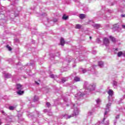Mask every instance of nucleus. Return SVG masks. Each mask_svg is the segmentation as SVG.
Returning a JSON list of instances; mask_svg holds the SVG:
<instances>
[{"instance_id": "f257e3e1", "label": "nucleus", "mask_w": 125, "mask_h": 125, "mask_svg": "<svg viewBox=\"0 0 125 125\" xmlns=\"http://www.w3.org/2000/svg\"><path fill=\"white\" fill-rule=\"evenodd\" d=\"M111 105H112V104L111 103H108L106 106V108H105V111L104 112V118L103 119V121L102 122V124H104V121H105V119H106V115L108 114V113H109V112H110V108L111 107Z\"/></svg>"}, {"instance_id": "f03ea898", "label": "nucleus", "mask_w": 125, "mask_h": 125, "mask_svg": "<svg viewBox=\"0 0 125 125\" xmlns=\"http://www.w3.org/2000/svg\"><path fill=\"white\" fill-rule=\"evenodd\" d=\"M77 115H79V109H78V107H75L73 114L71 115H68L65 114L63 116V117H65L66 119H70L73 116H77Z\"/></svg>"}, {"instance_id": "7ed1b4c3", "label": "nucleus", "mask_w": 125, "mask_h": 125, "mask_svg": "<svg viewBox=\"0 0 125 125\" xmlns=\"http://www.w3.org/2000/svg\"><path fill=\"white\" fill-rule=\"evenodd\" d=\"M107 93L109 95L108 101L109 102H112V101H113V98L112 97L114 95V91H113L112 89H109L107 92Z\"/></svg>"}, {"instance_id": "20e7f679", "label": "nucleus", "mask_w": 125, "mask_h": 125, "mask_svg": "<svg viewBox=\"0 0 125 125\" xmlns=\"http://www.w3.org/2000/svg\"><path fill=\"white\" fill-rule=\"evenodd\" d=\"M104 44L105 46H109V44H110V41L108 38H104Z\"/></svg>"}, {"instance_id": "39448f33", "label": "nucleus", "mask_w": 125, "mask_h": 125, "mask_svg": "<svg viewBox=\"0 0 125 125\" xmlns=\"http://www.w3.org/2000/svg\"><path fill=\"white\" fill-rule=\"evenodd\" d=\"M96 87V85H95V84L89 85V88L88 89H89V90H90V91H92L93 90H95Z\"/></svg>"}, {"instance_id": "423d86ee", "label": "nucleus", "mask_w": 125, "mask_h": 125, "mask_svg": "<svg viewBox=\"0 0 125 125\" xmlns=\"http://www.w3.org/2000/svg\"><path fill=\"white\" fill-rule=\"evenodd\" d=\"M17 90H22L23 87L21 84H17L16 86Z\"/></svg>"}, {"instance_id": "0eeeda50", "label": "nucleus", "mask_w": 125, "mask_h": 125, "mask_svg": "<svg viewBox=\"0 0 125 125\" xmlns=\"http://www.w3.org/2000/svg\"><path fill=\"white\" fill-rule=\"evenodd\" d=\"M89 84H88V82H85L83 84L84 88H86V89H88L89 88Z\"/></svg>"}, {"instance_id": "6e6552de", "label": "nucleus", "mask_w": 125, "mask_h": 125, "mask_svg": "<svg viewBox=\"0 0 125 125\" xmlns=\"http://www.w3.org/2000/svg\"><path fill=\"white\" fill-rule=\"evenodd\" d=\"M109 39H110L111 42H114V43H115L117 42V41L116 40V38L112 36H109Z\"/></svg>"}, {"instance_id": "1a4fd4ad", "label": "nucleus", "mask_w": 125, "mask_h": 125, "mask_svg": "<svg viewBox=\"0 0 125 125\" xmlns=\"http://www.w3.org/2000/svg\"><path fill=\"white\" fill-rule=\"evenodd\" d=\"M119 28L120 25L118 24H115L113 25V29H114V30H118Z\"/></svg>"}, {"instance_id": "9d476101", "label": "nucleus", "mask_w": 125, "mask_h": 125, "mask_svg": "<svg viewBox=\"0 0 125 125\" xmlns=\"http://www.w3.org/2000/svg\"><path fill=\"white\" fill-rule=\"evenodd\" d=\"M4 77L5 78H6L7 79H9L12 77V75L11 74H9V73H6L4 74Z\"/></svg>"}, {"instance_id": "9b49d317", "label": "nucleus", "mask_w": 125, "mask_h": 125, "mask_svg": "<svg viewBox=\"0 0 125 125\" xmlns=\"http://www.w3.org/2000/svg\"><path fill=\"white\" fill-rule=\"evenodd\" d=\"M61 44L63 46L65 44V40H64V38H62L60 41Z\"/></svg>"}, {"instance_id": "f8f14e48", "label": "nucleus", "mask_w": 125, "mask_h": 125, "mask_svg": "<svg viewBox=\"0 0 125 125\" xmlns=\"http://www.w3.org/2000/svg\"><path fill=\"white\" fill-rule=\"evenodd\" d=\"M17 93L18 94H19V95H22V94H24V91L21 90H18Z\"/></svg>"}, {"instance_id": "ddd939ff", "label": "nucleus", "mask_w": 125, "mask_h": 125, "mask_svg": "<svg viewBox=\"0 0 125 125\" xmlns=\"http://www.w3.org/2000/svg\"><path fill=\"white\" fill-rule=\"evenodd\" d=\"M87 93H79L77 94V96H79V97H83V95H86Z\"/></svg>"}, {"instance_id": "4468645a", "label": "nucleus", "mask_w": 125, "mask_h": 125, "mask_svg": "<svg viewBox=\"0 0 125 125\" xmlns=\"http://www.w3.org/2000/svg\"><path fill=\"white\" fill-rule=\"evenodd\" d=\"M100 26L101 25L99 24H95L93 25V27L95 29H99V28H100Z\"/></svg>"}, {"instance_id": "2eb2a0df", "label": "nucleus", "mask_w": 125, "mask_h": 125, "mask_svg": "<svg viewBox=\"0 0 125 125\" xmlns=\"http://www.w3.org/2000/svg\"><path fill=\"white\" fill-rule=\"evenodd\" d=\"M98 65L101 68H102V67L104 66V62H98Z\"/></svg>"}, {"instance_id": "dca6fc26", "label": "nucleus", "mask_w": 125, "mask_h": 125, "mask_svg": "<svg viewBox=\"0 0 125 125\" xmlns=\"http://www.w3.org/2000/svg\"><path fill=\"white\" fill-rule=\"evenodd\" d=\"M79 18L80 19H85V15L83 14H81L79 15Z\"/></svg>"}, {"instance_id": "f3484780", "label": "nucleus", "mask_w": 125, "mask_h": 125, "mask_svg": "<svg viewBox=\"0 0 125 125\" xmlns=\"http://www.w3.org/2000/svg\"><path fill=\"white\" fill-rule=\"evenodd\" d=\"M74 81H75V82H80L81 81V78L78 76H76L74 77Z\"/></svg>"}, {"instance_id": "a211bd4d", "label": "nucleus", "mask_w": 125, "mask_h": 125, "mask_svg": "<svg viewBox=\"0 0 125 125\" xmlns=\"http://www.w3.org/2000/svg\"><path fill=\"white\" fill-rule=\"evenodd\" d=\"M67 81H68L67 77L62 78V83H65V82H67Z\"/></svg>"}, {"instance_id": "6ab92c4d", "label": "nucleus", "mask_w": 125, "mask_h": 125, "mask_svg": "<svg viewBox=\"0 0 125 125\" xmlns=\"http://www.w3.org/2000/svg\"><path fill=\"white\" fill-rule=\"evenodd\" d=\"M117 84H118V83L117 82L114 81L113 83V86L114 88H116V86H117Z\"/></svg>"}, {"instance_id": "aec40b11", "label": "nucleus", "mask_w": 125, "mask_h": 125, "mask_svg": "<svg viewBox=\"0 0 125 125\" xmlns=\"http://www.w3.org/2000/svg\"><path fill=\"white\" fill-rule=\"evenodd\" d=\"M122 56H123V52L120 51L117 53V56L118 57H121Z\"/></svg>"}, {"instance_id": "412c9836", "label": "nucleus", "mask_w": 125, "mask_h": 125, "mask_svg": "<svg viewBox=\"0 0 125 125\" xmlns=\"http://www.w3.org/2000/svg\"><path fill=\"white\" fill-rule=\"evenodd\" d=\"M75 28L76 29H81L82 28V25L79 24H76Z\"/></svg>"}, {"instance_id": "4be33fe9", "label": "nucleus", "mask_w": 125, "mask_h": 125, "mask_svg": "<svg viewBox=\"0 0 125 125\" xmlns=\"http://www.w3.org/2000/svg\"><path fill=\"white\" fill-rule=\"evenodd\" d=\"M68 16H66V15H63V16H62V19L63 20H67V19H68Z\"/></svg>"}, {"instance_id": "5701e85b", "label": "nucleus", "mask_w": 125, "mask_h": 125, "mask_svg": "<svg viewBox=\"0 0 125 125\" xmlns=\"http://www.w3.org/2000/svg\"><path fill=\"white\" fill-rule=\"evenodd\" d=\"M16 108V107L13 106H9V110H14V109H15Z\"/></svg>"}, {"instance_id": "b1692460", "label": "nucleus", "mask_w": 125, "mask_h": 125, "mask_svg": "<svg viewBox=\"0 0 125 125\" xmlns=\"http://www.w3.org/2000/svg\"><path fill=\"white\" fill-rule=\"evenodd\" d=\"M6 47H7V49H8V50H9V51H11V50H12V49L11 48V47H10L8 45H6Z\"/></svg>"}, {"instance_id": "393cba45", "label": "nucleus", "mask_w": 125, "mask_h": 125, "mask_svg": "<svg viewBox=\"0 0 125 125\" xmlns=\"http://www.w3.org/2000/svg\"><path fill=\"white\" fill-rule=\"evenodd\" d=\"M82 72H83V74H84V73H86V69H83V68H81V69Z\"/></svg>"}, {"instance_id": "a878e982", "label": "nucleus", "mask_w": 125, "mask_h": 125, "mask_svg": "<svg viewBox=\"0 0 125 125\" xmlns=\"http://www.w3.org/2000/svg\"><path fill=\"white\" fill-rule=\"evenodd\" d=\"M96 101L97 104H100V102H101V100H100V99H98L97 100H96Z\"/></svg>"}, {"instance_id": "bb28decb", "label": "nucleus", "mask_w": 125, "mask_h": 125, "mask_svg": "<svg viewBox=\"0 0 125 125\" xmlns=\"http://www.w3.org/2000/svg\"><path fill=\"white\" fill-rule=\"evenodd\" d=\"M56 56H57L58 57H60V54L59 53H57L56 54Z\"/></svg>"}, {"instance_id": "cd10ccee", "label": "nucleus", "mask_w": 125, "mask_h": 125, "mask_svg": "<svg viewBox=\"0 0 125 125\" xmlns=\"http://www.w3.org/2000/svg\"><path fill=\"white\" fill-rule=\"evenodd\" d=\"M97 42L100 43V39H99V38L97 39Z\"/></svg>"}, {"instance_id": "c85d7f7f", "label": "nucleus", "mask_w": 125, "mask_h": 125, "mask_svg": "<svg viewBox=\"0 0 125 125\" xmlns=\"http://www.w3.org/2000/svg\"><path fill=\"white\" fill-rule=\"evenodd\" d=\"M46 105H47V107H50V103H47Z\"/></svg>"}, {"instance_id": "c756f323", "label": "nucleus", "mask_w": 125, "mask_h": 125, "mask_svg": "<svg viewBox=\"0 0 125 125\" xmlns=\"http://www.w3.org/2000/svg\"><path fill=\"white\" fill-rule=\"evenodd\" d=\"M50 78H51L52 79H54V75L51 74V75H50Z\"/></svg>"}, {"instance_id": "7c9ffc66", "label": "nucleus", "mask_w": 125, "mask_h": 125, "mask_svg": "<svg viewBox=\"0 0 125 125\" xmlns=\"http://www.w3.org/2000/svg\"><path fill=\"white\" fill-rule=\"evenodd\" d=\"M122 52H123L122 56L125 57V51H124Z\"/></svg>"}, {"instance_id": "2f4dec72", "label": "nucleus", "mask_w": 125, "mask_h": 125, "mask_svg": "<svg viewBox=\"0 0 125 125\" xmlns=\"http://www.w3.org/2000/svg\"><path fill=\"white\" fill-rule=\"evenodd\" d=\"M106 125H109V120H107L106 123H105Z\"/></svg>"}, {"instance_id": "473e14b6", "label": "nucleus", "mask_w": 125, "mask_h": 125, "mask_svg": "<svg viewBox=\"0 0 125 125\" xmlns=\"http://www.w3.org/2000/svg\"><path fill=\"white\" fill-rule=\"evenodd\" d=\"M121 17L122 18H125V14H124V15H121Z\"/></svg>"}, {"instance_id": "72a5a7b5", "label": "nucleus", "mask_w": 125, "mask_h": 125, "mask_svg": "<svg viewBox=\"0 0 125 125\" xmlns=\"http://www.w3.org/2000/svg\"><path fill=\"white\" fill-rule=\"evenodd\" d=\"M35 83H36V84H37L38 85H40V83L37 82V81H35Z\"/></svg>"}, {"instance_id": "f704fd0d", "label": "nucleus", "mask_w": 125, "mask_h": 125, "mask_svg": "<svg viewBox=\"0 0 125 125\" xmlns=\"http://www.w3.org/2000/svg\"><path fill=\"white\" fill-rule=\"evenodd\" d=\"M122 28L125 29V25H122Z\"/></svg>"}, {"instance_id": "c9c22d12", "label": "nucleus", "mask_w": 125, "mask_h": 125, "mask_svg": "<svg viewBox=\"0 0 125 125\" xmlns=\"http://www.w3.org/2000/svg\"><path fill=\"white\" fill-rule=\"evenodd\" d=\"M34 101H38V99H36V96L34 97Z\"/></svg>"}, {"instance_id": "e433bc0d", "label": "nucleus", "mask_w": 125, "mask_h": 125, "mask_svg": "<svg viewBox=\"0 0 125 125\" xmlns=\"http://www.w3.org/2000/svg\"><path fill=\"white\" fill-rule=\"evenodd\" d=\"M120 118V116L119 115H117L116 117V119H119Z\"/></svg>"}, {"instance_id": "4c0bfd02", "label": "nucleus", "mask_w": 125, "mask_h": 125, "mask_svg": "<svg viewBox=\"0 0 125 125\" xmlns=\"http://www.w3.org/2000/svg\"><path fill=\"white\" fill-rule=\"evenodd\" d=\"M54 22H57V19H54Z\"/></svg>"}, {"instance_id": "58836bf2", "label": "nucleus", "mask_w": 125, "mask_h": 125, "mask_svg": "<svg viewBox=\"0 0 125 125\" xmlns=\"http://www.w3.org/2000/svg\"><path fill=\"white\" fill-rule=\"evenodd\" d=\"M44 113H46V112H47V110L44 109Z\"/></svg>"}, {"instance_id": "ea45409f", "label": "nucleus", "mask_w": 125, "mask_h": 125, "mask_svg": "<svg viewBox=\"0 0 125 125\" xmlns=\"http://www.w3.org/2000/svg\"><path fill=\"white\" fill-rule=\"evenodd\" d=\"M88 114H89V115H91V112H89V113H88Z\"/></svg>"}, {"instance_id": "a19ab883", "label": "nucleus", "mask_w": 125, "mask_h": 125, "mask_svg": "<svg viewBox=\"0 0 125 125\" xmlns=\"http://www.w3.org/2000/svg\"><path fill=\"white\" fill-rule=\"evenodd\" d=\"M45 15V13H43L42 14V16Z\"/></svg>"}, {"instance_id": "79ce46f5", "label": "nucleus", "mask_w": 125, "mask_h": 125, "mask_svg": "<svg viewBox=\"0 0 125 125\" xmlns=\"http://www.w3.org/2000/svg\"><path fill=\"white\" fill-rule=\"evenodd\" d=\"M89 38L90 39V40H91V39H92V37H91V36H90V37H89Z\"/></svg>"}, {"instance_id": "37998d69", "label": "nucleus", "mask_w": 125, "mask_h": 125, "mask_svg": "<svg viewBox=\"0 0 125 125\" xmlns=\"http://www.w3.org/2000/svg\"><path fill=\"white\" fill-rule=\"evenodd\" d=\"M73 107H75V104H73Z\"/></svg>"}, {"instance_id": "c03bdc74", "label": "nucleus", "mask_w": 125, "mask_h": 125, "mask_svg": "<svg viewBox=\"0 0 125 125\" xmlns=\"http://www.w3.org/2000/svg\"><path fill=\"white\" fill-rule=\"evenodd\" d=\"M2 113H4V111H2Z\"/></svg>"}, {"instance_id": "a18cd8bd", "label": "nucleus", "mask_w": 125, "mask_h": 125, "mask_svg": "<svg viewBox=\"0 0 125 125\" xmlns=\"http://www.w3.org/2000/svg\"><path fill=\"white\" fill-rule=\"evenodd\" d=\"M115 50H118V48L115 49Z\"/></svg>"}, {"instance_id": "49530a36", "label": "nucleus", "mask_w": 125, "mask_h": 125, "mask_svg": "<svg viewBox=\"0 0 125 125\" xmlns=\"http://www.w3.org/2000/svg\"><path fill=\"white\" fill-rule=\"evenodd\" d=\"M95 125H99V124H96Z\"/></svg>"}, {"instance_id": "de8ad7c7", "label": "nucleus", "mask_w": 125, "mask_h": 125, "mask_svg": "<svg viewBox=\"0 0 125 125\" xmlns=\"http://www.w3.org/2000/svg\"><path fill=\"white\" fill-rule=\"evenodd\" d=\"M10 0V1H11V0Z\"/></svg>"}, {"instance_id": "09e8293b", "label": "nucleus", "mask_w": 125, "mask_h": 125, "mask_svg": "<svg viewBox=\"0 0 125 125\" xmlns=\"http://www.w3.org/2000/svg\"><path fill=\"white\" fill-rule=\"evenodd\" d=\"M67 106H69V105L67 104Z\"/></svg>"}, {"instance_id": "8fccbe9b", "label": "nucleus", "mask_w": 125, "mask_h": 125, "mask_svg": "<svg viewBox=\"0 0 125 125\" xmlns=\"http://www.w3.org/2000/svg\"><path fill=\"white\" fill-rule=\"evenodd\" d=\"M1 125V124L0 123V125Z\"/></svg>"}]
</instances>
